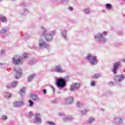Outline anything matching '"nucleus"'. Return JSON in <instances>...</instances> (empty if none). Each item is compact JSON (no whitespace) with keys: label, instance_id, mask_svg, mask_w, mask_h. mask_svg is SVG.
I'll return each instance as SVG.
<instances>
[{"label":"nucleus","instance_id":"10","mask_svg":"<svg viewBox=\"0 0 125 125\" xmlns=\"http://www.w3.org/2000/svg\"><path fill=\"white\" fill-rule=\"evenodd\" d=\"M34 123L35 124H41L42 123V119L41 118V114L35 113Z\"/></svg>","mask_w":125,"mask_h":125},{"label":"nucleus","instance_id":"27","mask_svg":"<svg viewBox=\"0 0 125 125\" xmlns=\"http://www.w3.org/2000/svg\"><path fill=\"white\" fill-rule=\"evenodd\" d=\"M95 121V118L93 117H90L87 121L88 124H92Z\"/></svg>","mask_w":125,"mask_h":125},{"label":"nucleus","instance_id":"3","mask_svg":"<svg viewBox=\"0 0 125 125\" xmlns=\"http://www.w3.org/2000/svg\"><path fill=\"white\" fill-rule=\"evenodd\" d=\"M69 76L64 77V79L62 77L56 79V84L58 88H64L66 86V82H68Z\"/></svg>","mask_w":125,"mask_h":125},{"label":"nucleus","instance_id":"47","mask_svg":"<svg viewBox=\"0 0 125 125\" xmlns=\"http://www.w3.org/2000/svg\"><path fill=\"white\" fill-rule=\"evenodd\" d=\"M118 35H123V31H119Z\"/></svg>","mask_w":125,"mask_h":125},{"label":"nucleus","instance_id":"50","mask_svg":"<svg viewBox=\"0 0 125 125\" xmlns=\"http://www.w3.org/2000/svg\"><path fill=\"white\" fill-rule=\"evenodd\" d=\"M122 2H125V0H121Z\"/></svg>","mask_w":125,"mask_h":125},{"label":"nucleus","instance_id":"40","mask_svg":"<svg viewBox=\"0 0 125 125\" xmlns=\"http://www.w3.org/2000/svg\"><path fill=\"white\" fill-rule=\"evenodd\" d=\"M22 56L23 58H28V55L26 53H24L22 55Z\"/></svg>","mask_w":125,"mask_h":125},{"label":"nucleus","instance_id":"8","mask_svg":"<svg viewBox=\"0 0 125 125\" xmlns=\"http://www.w3.org/2000/svg\"><path fill=\"white\" fill-rule=\"evenodd\" d=\"M13 107L15 108H20L21 107H23L25 105V103L24 101H15L13 103Z\"/></svg>","mask_w":125,"mask_h":125},{"label":"nucleus","instance_id":"36","mask_svg":"<svg viewBox=\"0 0 125 125\" xmlns=\"http://www.w3.org/2000/svg\"><path fill=\"white\" fill-rule=\"evenodd\" d=\"M91 86H95V82L92 81L90 83Z\"/></svg>","mask_w":125,"mask_h":125},{"label":"nucleus","instance_id":"31","mask_svg":"<svg viewBox=\"0 0 125 125\" xmlns=\"http://www.w3.org/2000/svg\"><path fill=\"white\" fill-rule=\"evenodd\" d=\"M28 103H29V107H33V106H34V102H33V101H32L31 100H29L28 101Z\"/></svg>","mask_w":125,"mask_h":125},{"label":"nucleus","instance_id":"28","mask_svg":"<svg viewBox=\"0 0 125 125\" xmlns=\"http://www.w3.org/2000/svg\"><path fill=\"white\" fill-rule=\"evenodd\" d=\"M35 76H36V74H33L30 75L28 77V82H31V81L33 80V79H34V78H35Z\"/></svg>","mask_w":125,"mask_h":125},{"label":"nucleus","instance_id":"15","mask_svg":"<svg viewBox=\"0 0 125 125\" xmlns=\"http://www.w3.org/2000/svg\"><path fill=\"white\" fill-rule=\"evenodd\" d=\"M61 35L62 38L65 42H68V37H67V30H64L61 31Z\"/></svg>","mask_w":125,"mask_h":125},{"label":"nucleus","instance_id":"7","mask_svg":"<svg viewBox=\"0 0 125 125\" xmlns=\"http://www.w3.org/2000/svg\"><path fill=\"white\" fill-rule=\"evenodd\" d=\"M121 65H122V62H114L113 65V68L111 69L112 72L116 75L117 74V71L120 67H121Z\"/></svg>","mask_w":125,"mask_h":125},{"label":"nucleus","instance_id":"1","mask_svg":"<svg viewBox=\"0 0 125 125\" xmlns=\"http://www.w3.org/2000/svg\"><path fill=\"white\" fill-rule=\"evenodd\" d=\"M41 37H44L47 42H51L53 39V37L55 36V32L50 31L49 34H47V29L45 27L41 26Z\"/></svg>","mask_w":125,"mask_h":125},{"label":"nucleus","instance_id":"51","mask_svg":"<svg viewBox=\"0 0 125 125\" xmlns=\"http://www.w3.org/2000/svg\"><path fill=\"white\" fill-rule=\"evenodd\" d=\"M12 1H15L16 0H11Z\"/></svg>","mask_w":125,"mask_h":125},{"label":"nucleus","instance_id":"13","mask_svg":"<svg viewBox=\"0 0 125 125\" xmlns=\"http://www.w3.org/2000/svg\"><path fill=\"white\" fill-rule=\"evenodd\" d=\"M114 122L116 125H123L124 124V121H123V119L120 117H116L114 118Z\"/></svg>","mask_w":125,"mask_h":125},{"label":"nucleus","instance_id":"45","mask_svg":"<svg viewBox=\"0 0 125 125\" xmlns=\"http://www.w3.org/2000/svg\"><path fill=\"white\" fill-rule=\"evenodd\" d=\"M53 104H57V103H58L57 100H54L53 101Z\"/></svg>","mask_w":125,"mask_h":125},{"label":"nucleus","instance_id":"22","mask_svg":"<svg viewBox=\"0 0 125 125\" xmlns=\"http://www.w3.org/2000/svg\"><path fill=\"white\" fill-rule=\"evenodd\" d=\"M19 94L21 96H24L25 95V87H22L20 89Z\"/></svg>","mask_w":125,"mask_h":125},{"label":"nucleus","instance_id":"44","mask_svg":"<svg viewBox=\"0 0 125 125\" xmlns=\"http://www.w3.org/2000/svg\"><path fill=\"white\" fill-rule=\"evenodd\" d=\"M68 9L69 10H70V11H73V10H74V8L72 7H68Z\"/></svg>","mask_w":125,"mask_h":125},{"label":"nucleus","instance_id":"53","mask_svg":"<svg viewBox=\"0 0 125 125\" xmlns=\"http://www.w3.org/2000/svg\"><path fill=\"white\" fill-rule=\"evenodd\" d=\"M0 1H2V0H0Z\"/></svg>","mask_w":125,"mask_h":125},{"label":"nucleus","instance_id":"39","mask_svg":"<svg viewBox=\"0 0 125 125\" xmlns=\"http://www.w3.org/2000/svg\"><path fill=\"white\" fill-rule=\"evenodd\" d=\"M50 87L53 91V93H55V88H54V87L52 86H50Z\"/></svg>","mask_w":125,"mask_h":125},{"label":"nucleus","instance_id":"19","mask_svg":"<svg viewBox=\"0 0 125 125\" xmlns=\"http://www.w3.org/2000/svg\"><path fill=\"white\" fill-rule=\"evenodd\" d=\"M63 120L64 122H72L74 118L72 116H64Z\"/></svg>","mask_w":125,"mask_h":125},{"label":"nucleus","instance_id":"29","mask_svg":"<svg viewBox=\"0 0 125 125\" xmlns=\"http://www.w3.org/2000/svg\"><path fill=\"white\" fill-rule=\"evenodd\" d=\"M17 84H18V82L17 81H14L12 82L11 84L12 87H16L17 86Z\"/></svg>","mask_w":125,"mask_h":125},{"label":"nucleus","instance_id":"6","mask_svg":"<svg viewBox=\"0 0 125 125\" xmlns=\"http://www.w3.org/2000/svg\"><path fill=\"white\" fill-rule=\"evenodd\" d=\"M39 45L40 48H47L48 49L50 47L49 44L46 43V42L42 39H40L39 42Z\"/></svg>","mask_w":125,"mask_h":125},{"label":"nucleus","instance_id":"26","mask_svg":"<svg viewBox=\"0 0 125 125\" xmlns=\"http://www.w3.org/2000/svg\"><path fill=\"white\" fill-rule=\"evenodd\" d=\"M83 12H84L85 14H89L90 13V9H89V8H85L83 10Z\"/></svg>","mask_w":125,"mask_h":125},{"label":"nucleus","instance_id":"32","mask_svg":"<svg viewBox=\"0 0 125 125\" xmlns=\"http://www.w3.org/2000/svg\"><path fill=\"white\" fill-rule=\"evenodd\" d=\"M100 74L99 73H96L95 74H94V75L93 76V78L94 79H98L99 78H100Z\"/></svg>","mask_w":125,"mask_h":125},{"label":"nucleus","instance_id":"30","mask_svg":"<svg viewBox=\"0 0 125 125\" xmlns=\"http://www.w3.org/2000/svg\"><path fill=\"white\" fill-rule=\"evenodd\" d=\"M68 1L69 0H60V3H61L62 4L65 5V4H67Z\"/></svg>","mask_w":125,"mask_h":125},{"label":"nucleus","instance_id":"48","mask_svg":"<svg viewBox=\"0 0 125 125\" xmlns=\"http://www.w3.org/2000/svg\"><path fill=\"white\" fill-rule=\"evenodd\" d=\"M7 87L8 88H9V87H10V84H8L7 86Z\"/></svg>","mask_w":125,"mask_h":125},{"label":"nucleus","instance_id":"12","mask_svg":"<svg viewBox=\"0 0 125 125\" xmlns=\"http://www.w3.org/2000/svg\"><path fill=\"white\" fill-rule=\"evenodd\" d=\"M27 14H29V10L27 8H23L21 11L19 12V15L21 17L26 16Z\"/></svg>","mask_w":125,"mask_h":125},{"label":"nucleus","instance_id":"42","mask_svg":"<svg viewBox=\"0 0 125 125\" xmlns=\"http://www.w3.org/2000/svg\"><path fill=\"white\" fill-rule=\"evenodd\" d=\"M85 114H86V110L81 111V115H85Z\"/></svg>","mask_w":125,"mask_h":125},{"label":"nucleus","instance_id":"35","mask_svg":"<svg viewBox=\"0 0 125 125\" xmlns=\"http://www.w3.org/2000/svg\"><path fill=\"white\" fill-rule=\"evenodd\" d=\"M36 61L35 60H31L29 62V64L30 65H34V64H36Z\"/></svg>","mask_w":125,"mask_h":125},{"label":"nucleus","instance_id":"11","mask_svg":"<svg viewBox=\"0 0 125 125\" xmlns=\"http://www.w3.org/2000/svg\"><path fill=\"white\" fill-rule=\"evenodd\" d=\"M80 83H75L70 86L69 90L70 91H75V90H77L80 88Z\"/></svg>","mask_w":125,"mask_h":125},{"label":"nucleus","instance_id":"37","mask_svg":"<svg viewBox=\"0 0 125 125\" xmlns=\"http://www.w3.org/2000/svg\"><path fill=\"white\" fill-rule=\"evenodd\" d=\"M2 120L3 121H6L7 120V116L6 115H3Z\"/></svg>","mask_w":125,"mask_h":125},{"label":"nucleus","instance_id":"34","mask_svg":"<svg viewBox=\"0 0 125 125\" xmlns=\"http://www.w3.org/2000/svg\"><path fill=\"white\" fill-rule=\"evenodd\" d=\"M77 107H78V108H80V107H82L83 106V104L82 102H78L76 104Z\"/></svg>","mask_w":125,"mask_h":125},{"label":"nucleus","instance_id":"16","mask_svg":"<svg viewBox=\"0 0 125 125\" xmlns=\"http://www.w3.org/2000/svg\"><path fill=\"white\" fill-rule=\"evenodd\" d=\"M73 101H74L73 97H68L66 98L65 104H66V105H70L71 104H73Z\"/></svg>","mask_w":125,"mask_h":125},{"label":"nucleus","instance_id":"52","mask_svg":"<svg viewBox=\"0 0 125 125\" xmlns=\"http://www.w3.org/2000/svg\"><path fill=\"white\" fill-rule=\"evenodd\" d=\"M101 110H102V111H104V109H101Z\"/></svg>","mask_w":125,"mask_h":125},{"label":"nucleus","instance_id":"20","mask_svg":"<svg viewBox=\"0 0 125 125\" xmlns=\"http://www.w3.org/2000/svg\"><path fill=\"white\" fill-rule=\"evenodd\" d=\"M8 32V26H5L3 28H2L0 30V33L1 34H5V33H7Z\"/></svg>","mask_w":125,"mask_h":125},{"label":"nucleus","instance_id":"5","mask_svg":"<svg viewBox=\"0 0 125 125\" xmlns=\"http://www.w3.org/2000/svg\"><path fill=\"white\" fill-rule=\"evenodd\" d=\"M13 64L14 65H20L23 63V61L20 59V56H15L12 59Z\"/></svg>","mask_w":125,"mask_h":125},{"label":"nucleus","instance_id":"24","mask_svg":"<svg viewBox=\"0 0 125 125\" xmlns=\"http://www.w3.org/2000/svg\"><path fill=\"white\" fill-rule=\"evenodd\" d=\"M22 6L24 7H29V6H31V3L29 2H22Z\"/></svg>","mask_w":125,"mask_h":125},{"label":"nucleus","instance_id":"41","mask_svg":"<svg viewBox=\"0 0 125 125\" xmlns=\"http://www.w3.org/2000/svg\"><path fill=\"white\" fill-rule=\"evenodd\" d=\"M58 116H64V113L62 112H59L58 113Z\"/></svg>","mask_w":125,"mask_h":125},{"label":"nucleus","instance_id":"9","mask_svg":"<svg viewBox=\"0 0 125 125\" xmlns=\"http://www.w3.org/2000/svg\"><path fill=\"white\" fill-rule=\"evenodd\" d=\"M54 71L58 74H62L64 73V71L63 70V67L61 64H58L55 66Z\"/></svg>","mask_w":125,"mask_h":125},{"label":"nucleus","instance_id":"2","mask_svg":"<svg viewBox=\"0 0 125 125\" xmlns=\"http://www.w3.org/2000/svg\"><path fill=\"white\" fill-rule=\"evenodd\" d=\"M105 36H107V32L106 31L103 32L102 34L98 33L94 35V39L97 42L104 43L107 42V38H105Z\"/></svg>","mask_w":125,"mask_h":125},{"label":"nucleus","instance_id":"49","mask_svg":"<svg viewBox=\"0 0 125 125\" xmlns=\"http://www.w3.org/2000/svg\"><path fill=\"white\" fill-rule=\"evenodd\" d=\"M123 62H124V63H125V59H123L122 60Z\"/></svg>","mask_w":125,"mask_h":125},{"label":"nucleus","instance_id":"14","mask_svg":"<svg viewBox=\"0 0 125 125\" xmlns=\"http://www.w3.org/2000/svg\"><path fill=\"white\" fill-rule=\"evenodd\" d=\"M15 71H16V75L15 78L17 79H20L21 78V76H22V70L20 68L15 69Z\"/></svg>","mask_w":125,"mask_h":125},{"label":"nucleus","instance_id":"43","mask_svg":"<svg viewBox=\"0 0 125 125\" xmlns=\"http://www.w3.org/2000/svg\"><path fill=\"white\" fill-rule=\"evenodd\" d=\"M33 112L30 111L29 112V118H32L33 117Z\"/></svg>","mask_w":125,"mask_h":125},{"label":"nucleus","instance_id":"46","mask_svg":"<svg viewBox=\"0 0 125 125\" xmlns=\"http://www.w3.org/2000/svg\"><path fill=\"white\" fill-rule=\"evenodd\" d=\"M43 93L44 94H46V89H43Z\"/></svg>","mask_w":125,"mask_h":125},{"label":"nucleus","instance_id":"25","mask_svg":"<svg viewBox=\"0 0 125 125\" xmlns=\"http://www.w3.org/2000/svg\"><path fill=\"white\" fill-rule=\"evenodd\" d=\"M3 95L6 97H8V99H9V98H11V97H12V94L10 93H4Z\"/></svg>","mask_w":125,"mask_h":125},{"label":"nucleus","instance_id":"33","mask_svg":"<svg viewBox=\"0 0 125 125\" xmlns=\"http://www.w3.org/2000/svg\"><path fill=\"white\" fill-rule=\"evenodd\" d=\"M46 124L47 125H56L55 123L52 122H50V121H47L46 122Z\"/></svg>","mask_w":125,"mask_h":125},{"label":"nucleus","instance_id":"21","mask_svg":"<svg viewBox=\"0 0 125 125\" xmlns=\"http://www.w3.org/2000/svg\"><path fill=\"white\" fill-rule=\"evenodd\" d=\"M0 21L3 23H6L7 22V19L3 16H0Z\"/></svg>","mask_w":125,"mask_h":125},{"label":"nucleus","instance_id":"17","mask_svg":"<svg viewBox=\"0 0 125 125\" xmlns=\"http://www.w3.org/2000/svg\"><path fill=\"white\" fill-rule=\"evenodd\" d=\"M125 80V75L116 76L114 77V82H122Z\"/></svg>","mask_w":125,"mask_h":125},{"label":"nucleus","instance_id":"23","mask_svg":"<svg viewBox=\"0 0 125 125\" xmlns=\"http://www.w3.org/2000/svg\"><path fill=\"white\" fill-rule=\"evenodd\" d=\"M105 7L107 10H111V9H112V4H111L110 3L105 4Z\"/></svg>","mask_w":125,"mask_h":125},{"label":"nucleus","instance_id":"38","mask_svg":"<svg viewBox=\"0 0 125 125\" xmlns=\"http://www.w3.org/2000/svg\"><path fill=\"white\" fill-rule=\"evenodd\" d=\"M4 53H5V51L4 50H2L0 52V55H3V54H4Z\"/></svg>","mask_w":125,"mask_h":125},{"label":"nucleus","instance_id":"4","mask_svg":"<svg viewBox=\"0 0 125 125\" xmlns=\"http://www.w3.org/2000/svg\"><path fill=\"white\" fill-rule=\"evenodd\" d=\"M97 57L91 54H88L85 57L86 60L88 61L91 65H93V66L97 65V63H98V61H97Z\"/></svg>","mask_w":125,"mask_h":125},{"label":"nucleus","instance_id":"18","mask_svg":"<svg viewBox=\"0 0 125 125\" xmlns=\"http://www.w3.org/2000/svg\"><path fill=\"white\" fill-rule=\"evenodd\" d=\"M31 97L33 101H34L35 102H39V101H40V98H39V96L36 94L31 95Z\"/></svg>","mask_w":125,"mask_h":125}]
</instances>
